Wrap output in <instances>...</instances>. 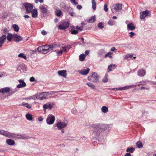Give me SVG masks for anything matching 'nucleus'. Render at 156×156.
I'll return each mask as SVG.
<instances>
[{
    "label": "nucleus",
    "instance_id": "23",
    "mask_svg": "<svg viewBox=\"0 0 156 156\" xmlns=\"http://www.w3.org/2000/svg\"><path fill=\"white\" fill-rule=\"evenodd\" d=\"M50 93L49 92H43L41 94V97H40V99L43 100V98L45 99L48 96V93Z\"/></svg>",
    "mask_w": 156,
    "mask_h": 156
},
{
    "label": "nucleus",
    "instance_id": "12",
    "mask_svg": "<svg viewBox=\"0 0 156 156\" xmlns=\"http://www.w3.org/2000/svg\"><path fill=\"white\" fill-rule=\"evenodd\" d=\"M39 8L43 13H46L47 12L48 9L47 6L45 5H41L40 6Z\"/></svg>",
    "mask_w": 156,
    "mask_h": 156
},
{
    "label": "nucleus",
    "instance_id": "55",
    "mask_svg": "<svg viewBox=\"0 0 156 156\" xmlns=\"http://www.w3.org/2000/svg\"><path fill=\"white\" fill-rule=\"evenodd\" d=\"M129 34H130V37H132L133 36L135 35V33L133 32H130Z\"/></svg>",
    "mask_w": 156,
    "mask_h": 156
},
{
    "label": "nucleus",
    "instance_id": "54",
    "mask_svg": "<svg viewBox=\"0 0 156 156\" xmlns=\"http://www.w3.org/2000/svg\"><path fill=\"white\" fill-rule=\"evenodd\" d=\"M111 51H115V52H116L117 51V50L115 47H113L111 48Z\"/></svg>",
    "mask_w": 156,
    "mask_h": 156
},
{
    "label": "nucleus",
    "instance_id": "11",
    "mask_svg": "<svg viewBox=\"0 0 156 156\" xmlns=\"http://www.w3.org/2000/svg\"><path fill=\"white\" fill-rule=\"evenodd\" d=\"M27 138V137L25 136L19 134H14V139H25Z\"/></svg>",
    "mask_w": 156,
    "mask_h": 156
},
{
    "label": "nucleus",
    "instance_id": "47",
    "mask_svg": "<svg viewBox=\"0 0 156 156\" xmlns=\"http://www.w3.org/2000/svg\"><path fill=\"white\" fill-rule=\"evenodd\" d=\"M98 27L101 29H102L104 27V26L102 23H100L98 24Z\"/></svg>",
    "mask_w": 156,
    "mask_h": 156
},
{
    "label": "nucleus",
    "instance_id": "31",
    "mask_svg": "<svg viewBox=\"0 0 156 156\" xmlns=\"http://www.w3.org/2000/svg\"><path fill=\"white\" fill-rule=\"evenodd\" d=\"M101 110L104 113H107L108 111V109L107 107L103 106L101 108Z\"/></svg>",
    "mask_w": 156,
    "mask_h": 156
},
{
    "label": "nucleus",
    "instance_id": "37",
    "mask_svg": "<svg viewBox=\"0 0 156 156\" xmlns=\"http://www.w3.org/2000/svg\"><path fill=\"white\" fill-rule=\"evenodd\" d=\"M85 55L84 54H81L79 56V59L81 61H83L85 58Z\"/></svg>",
    "mask_w": 156,
    "mask_h": 156
},
{
    "label": "nucleus",
    "instance_id": "46",
    "mask_svg": "<svg viewBox=\"0 0 156 156\" xmlns=\"http://www.w3.org/2000/svg\"><path fill=\"white\" fill-rule=\"evenodd\" d=\"M112 54V53L111 52H108L106 54H105V58H106L108 56H109V58H112V56L111 55H110L111 54Z\"/></svg>",
    "mask_w": 156,
    "mask_h": 156
},
{
    "label": "nucleus",
    "instance_id": "30",
    "mask_svg": "<svg viewBox=\"0 0 156 156\" xmlns=\"http://www.w3.org/2000/svg\"><path fill=\"white\" fill-rule=\"evenodd\" d=\"M96 20L95 17V16H92L88 20V22L89 23H92L94 22Z\"/></svg>",
    "mask_w": 156,
    "mask_h": 156
},
{
    "label": "nucleus",
    "instance_id": "50",
    "mask_svg": "<svg viewBox=\"0 0 156 156\" xmlns=\"http://www.w3.org/2000/svg\"><path fill=\"white\" fill-rule=\"evenodd\" d=\"M76 28L77 29L82 31L83 30V27H79L78 26L76 27Z\"/></svg>",
    "mask_w": 156,
    "mask_h": 156
},
{
    "label": "nucleus",
    "instance_id": "52",
    "mask_svg": "<svg viewBox=\"0 0 156 156\" xmlns=\"http://www.w3.org/2000/svg\"><path fill=\"white\" fill-rule=\"evenodd\" d=\"M24 99L26 100H31V99H34V98L33 96H30V97L29 98H24Z\"/></svg>",
    "mask_w": 156,
    "mask_h": 156
},
{
    "label": "nucleus",
    "instance_id": "63",
    "mask_svg": "<svg viewBox=\"0 0 156 156\" xmlns=\"http://www.w3.org/2000/svg\"><path fill=\"white\" fill-rule=\"evenodd\" d=\"M3 31L4 33H7L8 32V30L7 28H5L4 29Z\"/></svg>",
    "mask_w": 156,
    "mask_h": 156
},
{
    "label": "nucleus",
    "instance_id": "15",
    "mask_svg": "<svg viewBox=\"0 0 156 156\" xmlns=\"http://www.w3.org/2000/svg\"><path fill=\"white\" fill-rule=\"evenodd\" d=\"M58 73L59 76H62L65 78H66V77L67 71L66 70H62L59 71Z\"/></svg>",
    "mask_w": 156,
    "mask_h": 156
},
{
    "label": "nucleus",
    "instance_id": "10",
    "mask_svg": "<svg viewBox=\"0 0 156 156\" xmlns=\"http://www.w3.org/2000/svg\"><path fill=\"white\" fill-rule=\"evenodd\" d=\"M122 9V5L121 3L115 4L114 9L117 12L121 11Z\"/></svg>",
    "mask_w": 156,
    "mask_h": 156
},
{
    "label": "nucleus",
    "instance_id": "5",
    "mask_svg": "<svg viewBox=\"0 0 156 156\" xmlns=\"http://www.w3.org/2000/svg\"><path fill=\"white\" fill-rule=\"evenodd\" d=\"M55 120V117L52 115H49L46 119L47 123L48 124H53Z\"/></svg>",
    "mask_w": 156,
    "mask_h": 156
},
{
    "label": "nucleus",
    "instance_id": "39",
    "mask_svg": "<svg viewBox=\"0 0 156 156\" xmlns=\"http://www.w3.org/2000/svg\"><path fill=\"white\" fill-rule=\"evenodd\" d=\"M136 145L139 148L142 147H143L142 143L140 141H138L136 143Z\"/></svg>",
    "mask_w": 156,
    "mask_h": 156
},
{
    "label": "nucleus",
    "instance_id": "45",
    "mask_svg": "<svg viewBox=\"0 0 156 156\" xmlns=\"http://www.w3.org/2000/svg\"><path fill=\"white\" fill-rule=\"evenodd\" d=\"M101 130H104L107 129L108 127L104 125L101 124Z\"/></svg>",
    "mask_w": 156,
    "mask_h": 156
},
{
    "label": "nucleus",
    "instance_id": "24",
    "mask_svg": "<svg viewBox=\"0 0 156 156\" xmlns=\"http://www.w3.org/2000/svg\"><path fill=\"white\" fill-rule=\"evenodd\" d=\"M6 142L8 145L10 146L13 145L15 144L14 141L11 139H7Z\"/></svg>",
    "mask_w": 156,
    "mask_h": 156
},
{
    "label": "nucleus",
    "instance_id": "40",
    "mask_svg": "<svg viewBox=\"0 0 156 156\" xmlns=\"http://www.w3.org/2000/svg\"><path fill=\"white\" fill-rule=\"evenodd\" d=\"M22 105L23 106H25L29 109H30L31 108V107L30 105L28 103H23Z\"/></svg>",
    "mask_w": 156,
    "mask_h": 156
},
{
    "label": "nucleus",
    "instance_id": "34",
    "mask_svg": "<svg viewBox=\"0 0 156 156\" xmlns=\"http://www.w3.org/2000/svg\"><path fill=\"white\" fill-rule=\"evenodd\" d=\"M134 148L133 147H128L126 150V151L130 153H133V151H134Z\"/></svg>",
    "mask_w": 156,
    "mask_h": 156
},
{
    "label": "nucleus",
    "instance_id": "6",
    "mask_svg": "<svg viewBox=\"0 0 156 156\" xmlns=\"http://www.w3.org/2000/svg\"><path fill=\"white\" fill-rule=\"evenodd\" d=\"M67 126V123L65 122H59L56 124V126L59 130H61Z\"/></svg>",
    "mask_w": 156,
    "mask_h": 156
},
{
    "label": "nucleus",
    "instance_id": "20",
    "mask_svg": "<svg viewBox=\"0 0 156 156\" xmlns=\"http://www.w3.org/2000/svg\"><path fill=\"white\" fill-rule=\"evenodd\" d=\"M31 13H32V16L33 18H36L37 16L38 12L36 9H34L32 10Z\"/></svg>",
    "mask_w": 156,
    "mask_h": 156
},
{
    "label": "nucleus",
    "instance_id": "19",
    "mask_svg": "<svg viewBox=\"0 0 156 156\" xmlns=\"http://www.w3.org/2000/svg\"><path fill=\"white\" fill-rule=\"evenodd\" d=\"M4 136L9 138H14V134L5 131Z\"/></svg>",
    "mask_w": 156,
    "mask_h": 156
},
{
    "label": "nucleus",
    "instance_id": "7",
    "mask_svg": "<svg viewBox=\"0 0 156 156\" xmlns=\"http://www.w3.org/2000/svg\"><path fill=\"white\" fill-rule=\"evenodd\" d=\"M149 11L148 10H146L145 11L140 12V19H144L145 17L149 15Z\"/></svg>",
    "mask_w": 156,
    "mask_h": 156
},
{
    "label": "nucleus",
    "instance_id": "60",
    "mask_svg": "<svg viewBox=\"0 0 156 156\" xmlns=\"http://www.w3.org/2000/svg\"><path fill=\"white\" fill-rule=\"evenodd\" d=\"M41 33L42 34L44 35H46L47 34V32L44 30H43L41 31Z\"/></svg>",
    "mask_w": 156,
    "mask_h": 156
},
{
    "label": "nucleus",
    "instance_id": "49",
    "mask_svg": "<svg viewBox=\"0 0 156 156\" xmlns=\"http://www.w3.org/2000/svg\"><path fill=\"white\" fill-rule=\"evenodd\" d=\"M78 33V31L77 30H73L71 32V34H76Z\"/></svg>",
    "mask_w": 156,
    "mask_h": 156
},
{
    "label": "nucleus",
    "instance_id": "62",
    "mask_svg": "<svg viewBox=\"0 0 156 156\" xmlns=\"http://www.w3.org/2000/svg\"><path fill=\"white\" fill-rule=\"evenodd\" d=\"M77 8L79 9H80L82 8V6L80 5H78L77 6Z\"/></svg>",
    "mask_w": 156,
    "mask_h": 156
},
{
    "label": "nucleus",
    "instance_id": "25",
    "mask_svg": "<svg viewBox=\"0 0 156 156\" xmlns=\"http://www.w3.org/2000/svg\"><path fill=\"white\" fill-rule=\"evenodd\" d=\"M43 48L46 49V50H48V52L52 50V49L51 47V44L50 45H46L45 46H42Z\"/></svg>",
    "mask_w": 156,
    "mask_h": 156
},
{
    "label": "nucleus",
    "instance_id": "48",
    "mask_svg": "<svg viewBox=\"0 0 156 156\" xmlns=\"http://www.w3.org/2000/svg\"><path fill=\"white\" fill-rule=\"evenodd\" d=\"M104 9L106 12H108V8H107V5L106 4H105L104 5Z\"/></svg>",
    "mask_w": 156,
    "mask_h": 156
},
{
    "label": "nucleus",
    "instance_id": "16",
    "mask_svg": "<svg viewBox=\"0 0 156 156\" xmlns=\"http://www.w3.org/2000/svg\"><path fill=\"white\" fill-rule=\"evenodd\" d=\"M146 74V71L143 69L139 70L137 72L138 75L140 76H143Z\"/></svg>",
    "mask_w": 156,
    "mask_h": 156
},
{
    "label": "nucleus",
    "instance_id": "14",
    "mask_svg": "<svg viewBox=\"0 0 156 156\" xmlns=\"http://www.w3.org/2000/svg\"><path fill=\"white\" fill-rule=\"evenodd\" d=\"M6 39V36L5 35H3L0 37V48L2 46L3 44L4 43Z\"/></svg>",
    "mask_w": 156,
    "mask_h": 156
},
{
    "label": "nucleus",
    "instance_id": "32",
    "mask_svg": "<svg viewBox=\"0 0 156 156\" xmlns=\"http://www.w3.org/2000/svg\"><path fill=\"white\" fill-rule=\"evenodd\" d=\"M27 119L29 120H31L32 119V117L31 115L30 114H27L26 115Z\"/></svg>",
    "mask_w": 156,
    "mask_h": 156
},
{
    "label": "nucleus",
    "instance_id": "17",
    "mask_svg": "<svg viewBox=\"0 0 156 156\" xmlns=\"http://www.w3.org/2000/svg\"><path fill=\"white\" fill-rule=\"evenodd\" d=\"M131 86H125L124 87H120L119 88H113L112 89V90H125L126 89H127L129 88Z\"/></svg>",
    "mask_w": 156,
    "mask_h": 156
},
{
    "label": "nucleus",
    "instance_id": "8",
    "mask_svg": "<svg viewBox=\"0 0 156 156\" xmlns=\"http://www.w3.org/2000/svg\"><path fill=\"white\" fill-rule=\"evenodd\" d=\"M69 26V24L68 22H65L62 25L60 24L59 25V29L60 30H65L68 28Z\"/></svg>",
    "mask_w": 156,
    "mask_h": 156
},
{
    "label": "nucleus",
    "instance_id": "33",
    "mask_svg": "<svg viewBox=\"0 0 156 156\" xmlns=\"http://www.w3.org/2000/svg\"><path fill=\"white\" fill-rule=\"evenodd\" d=\"M12 27L14 28L15 31L18 32L19 30V27L16 24H13L12 25Z\"/></svg>",
    "mask_w": 156,
    "mask_h": 156
},
{
    "label": "nucleus",
    "instance_id": "35",
    "mask_svg": "<svg viewBox=\"0 0 156 156\" xmlns=\"http://www.w3.org/2000/svg\"><path fill=\"white\" fill-rule=\"evenodd\" d=\"M115 68V65H110L108 66V71L110 72L112 70V68L113 67Z\"/></svg>",
    "mask_w": 156,
    "mask_h": 156
},
{
    "label": "nucleus",
    "instance_id": "13",
    "mask_svg": "<svg viewBox=\"0 0 156 156\" xmlns=\"http://www.w3.org/2000/svg\"><path fill=\"white\" fill-rule=\"evenodd\" d=\"M37 50L38 51L44 54L48 52V50H46V49L43 48L42 46L38 47Z\"/></svg>",
    "mask_w": 156,
    "mask_h": 156
},
{
    "label": "nucleus",
    "instance_id": "61",
    "mask_svg": "<svg viewBox=\"0 0 156 156\" xmlns=\"http://www.w3.org/2000/svg\"><path fill=\"white\" fill-rule=\"evenodd\" d=\"M89 52H90V51L89 50H86L85 51V55H88L89 54Z\"/></svg>",
    "mask_w": 156,
    "mask_h": 156
},
{
    "label": "nucleus",
    "instance_id": "1",
    "mask_svg": "<svg viewBox=\"0 0 156 156\" xmlns=\"http://www.w3.org/2000/svg\"><path fill=\"white\" fill-rule=\"evenodd\" d=\"M101 124L98 123L97 124L91 125H90V126L94 128V132L97 133H97V135H98V133H99L100 132L101 128Z\"/></svg>",
    "mask_w": 156,
    "mask_h": 156
},
{
    "label": "nucleus",
    "instance_id": "2",
    "mask_svg": "<svg viewBox=\"0 0 156 156\" xmlns=\"http://www.w3.org/2000/svg\"><path fill=\"white\" fill-rule=\"evenodd\" d=\"M15 92V91H13L12 90H11L9 87H6L0 89V92L3 94L9 92L10 95H12Z\"/></svg>",
    "mask_w": 156,
    "mask_h": 156
},
{
    "label": "nucleus",
    "instance_id": "53",
    "mask_svg": "<svg viewBox=\"0 0 156 156\" xmlns=\"http://www.w3.org/2000/svg\"><path fill=\"white\" fill-rule=\"evenodd\" d=\"M43 108L44 109L46 110L48 108V104H44L43 106Z\"/></svg>",
    "mask_w": 156,
    "mask_h": 156
},
{
    "label": "nucleus",
    "instance_id": "4",
    "mask_svg": "<svg viewBox=\"0 0 156 156\" xmlns=\"http://www.w3.org/2000/svg\"><path fill=\"white\" fill-rule=\"evenodd\" d=\"M99 79V76H98L97 73L95 72H94L92 74L91 78L89 79V77H88V79L94 83H96Z\"/></svg>",
    "mask_w": 156,
    "mask_h": 156
},
{
    "label": "nucleus",
    "instance_id": "29",
    "mask_svg": "<svg viewBox=\"0 0 156 156\" xmlns=\"http://www.w3.org/2000/svg\"><path fill=\"white\" fill-rule=\"evenodd\" d=\"M91 2L92 4V8L94 10H95L96 8V4L95 2V0H92Z\"/></svg>",
    "mask_w": 156,
    "mask_h": 156
},
{
    "label": "nucleus",
    "instance_id": "36",
    "mask_svg": "<svg viewBox=\"0 0 156 156\" xmlns=\"http://www.w3.org/2000/svg\"><path fill=\"white\" fill-rule=\"evenodd\" d=\"M87 85L89 87H90L93 89H94L95 88V86L94 85L91 83L88 82L87 83Z\"/></svg>",
    "mask_w": 156,
    "mask_h": 156
},
{
    "label": "nucleus",
    "instance_id": "58",
    "mask_svg": "<svg viewBox=\"0 0 156 156\" xmlns=\"http://www.w3.org/2000/svg\"><path fill=\"white\" fill-rule=\"evenodd\" d=\"M48 108L51 109L53 107V105L50 104H48Z\"/></svg>",
    "mask_w": 156,
    "mask_h": 156
},
{
    "label": "nucleus",
    "instance_id": "38",
    "mask_svg": "<svg viewBox=\"0 0 156 156\" xmlns=\"http://www.w3.org/2000/svg\"><path fill=\"white\" fill-rule=\"evenodd\" d=\"M19 57H21L23 58L24 59H27V57L23 53H20L18 55Z\"/></svg>",
    "mask_w": 156,
    "mask_h": 156
},
{
    "label": "nucleus",
    "instance_id": "57",
    "mask_svg": "<svg viewBox=\"0 0 156 156\" xmlns=\"http://www.w3.org/2000/svg\"><path fill=\"white\" fill-rule=\"evenodd\" d=\"M70 1L72 3H73L75 5H76L78 4V3L76 2L75 0H70Z\"/></svg>",
    "mask_w": 156,
    "mask_h": 156
},
{
    "label": "nucleus",
    "instance_id": "26",
    "mask_svg": "<svg viewBox=\"0 0 156 156\" xmlns=\"http://www.w3.org/2000/svg\"><path fill=\"white\" fill-rule=\"evenodd\" d=\"M51 47L52 49V50L54 48H58L60 47V45L59 44H58L56 43H53L52 44H51Z\"/></svg>",
    "mask_w": 156,
    "mask_h": 156
},
{
    "label": "nucleus",
    "instance_id": "27",
    "mask_svg": "<svg viewBox=\"0 0 156 156\" xmlns=\"http://www.w3.org/2000/svg\"><path fill=\"white\" fill-rule=\"evenodd\" d=\"M7 39L9 41H11L12 38H14L13 35H12L11 34L9 33L8 34L7 37Z\"/></svg>",
    "mask_w": 156,
    "mask_h": 156
},
{
    "label": "nucleus",
    "instance_id": "9",
    "mask_svg": "<svg viewBox=\"0 0 156 156\" xmlns=\"http://www.w3.org/2000/svg\"><path fill=\"white\" fill-rule=\"evenodd\" d=\"M20 84L17 85V87L18 88H21L22 87H26V83L24 82V80H18Z\"/></svg>",
    "mask_w": 156,
    "mask_h": 156
},
{
    "label": "nucleus",
    "instance_id": "59",
    "mask_svg": "<svg viewBox=\"0 0 156 156\" xmlns=\"http://www.w3.org/2000/svg\"><path fill=\"white\" fill-rule=\"evenodd\" d=\"M5 132V131L0 130V134L4 136Z\"/></svg>",
    "mask_w": 156,
    "mask_h": 156
},
{
    "label": "nucleus",
    "instance_id": "18",
    "mask_svg": "<svg viewBox=\"0 0 156 156\" xmlns=\"http://www.w3.org/2000/svg\"><path fill=\"white\" fill-rule=\"evenodd\" d=\"M90 69L87 68L86 69H82L80 70H79L78 72L82 75H86L89 72Z\"/></svg>",
    "mask_w": 156,
    "mask_h": 156
},
{
    "label": "nucleus",
    "instance_id": "41",
    "mask_svg": "<svg viewBox=\"0 0 156 156\" xmlns=\"http://www.w3.org/2000/svg\"><path fill=\"white\" fill-rule=\"evenodd\" d=\"M41 94L39 93H37L35 95L33 96L34 98V99H35V98L36 97L37 99H39V98H40V97H41Z\"/></svg>",
    "mask_w": 156,
    "mask_h": 156
},
{
    "label": "nucleus",
    "instance_id": "21",
    "mask_svg": "<svg viewBox=\"0 0 156 156\" xmlns=\"http://www.w3.org/2000/svg\"><path fill=\"white\" fill-rule=\"evenodd\" d=\"M127 27L128 29L131 30H133L135 29V26H134L133 23H132L127 24Z\"/></svg>",
    "mask_w": 156,
    "mask_h": 156
},
{
    "label": "nucleus",
    "instance_id": "51",
    "mask_svg": "<svg viewBox=\"0 0 156 156\" xmlns=\"http://www.w3.org/2000/svg\"><path fill=\"white\" fill-rule=\"evenodd\" d=\"M62 53L63 51L60 50L57 52V54L58 55L60 56L62 55Z\"/></svg>",
    "mask_w": 156,
    "mask_h": 156
},
{
    "label": "nucleus",
    "instance_id": "42",
    "mask_svg": "<svg viewBox=\"0 0 156 156\" xmlns=\"http://www.w3.org/2000/svg\"><path fill=\"white\" fill-rule=\"evenodd\" d=\"M108 75H105L104 78H103L102 81L105 83H106L108 82V79L107 78Z\"/></svg>",
    "mask_w": 156,
    "mask_h": 156
},
{
    "label": "nucleus",
    "instance_id": "56",
    "mask_svg": "<svg viewBox=\"0 0 156 156\" xmlns=\"http://www.w3.org/2000/svg\"><path fill=\"white\" fill-rule=\"evenodd\" d=\"M30 80L31 82H34L35 81V78L34 77H31L30 79Z\"/></svg>",
    "mask_w": 156,
    "mask_h": 156
},
{
    "label": "nucleus",
    "instance_id": "22",
    "mask_svg": "<svg viewBox=\"0 0 156 156\" xmlns=\"http://www.w3.org/2000/svg\"><path fill=\"white\" fill-rule=\"evenodd\" d=\"M13 37L14 38V41L17 42L20 41L22 40L21 37L20 36L17 35L16 34H13Z\"/></svg>",
    "mask_w": 156,
    "mask_h": 156
},
{
    "label": "nucleus",
    "instance_id": "43",
    "mask_svg": "<svg viewBox=\"0 0 156 156\" xmlns=\"http://www.w3.org/2000/svg\"><path fill=\"white\" fill-rule=\"evenodd\" d=\"M62 14V12L60 10H57L56 11V15L58 16H60Z\"/></svg>",
    "mask_w": 156,
    "mask_h": 156
},
{
    "label": "nucleus",
    "instance_id": "44",
    "mask_svg": "<svg viewBox=\"0 0 156 156\" xmlns=\"http://www.w3.org/2000/svg\"><path fill=\"white\" fill-rule=\"evenodd\" d=\"M108 23L109 25L112 26L114 24V22L113 20H111L108 21Z\"/></svg>",
    "mask_w": 156,
    "mask_h": 156
},
{
    "label": "nucleus",
    "instance_id": "64",
    "mask_svg": "<svg viewBox=\"0 0 156 156\" xmlns=\"http://www.w3.org/2000/svg\"><path fill=\"white\" fill-rule=\"evenodd\" d=\"M125 156H131V154L129 153H127L125 154Z\"/></svg>",
    "mask_w": 156,
    "mask_h": 156
},
{
    "label": "nucleus",
    "instance_id": "3",
    "mask_svg": "<svg viewBox=\"0 0 156 156\" xmlns=\"http://www.w3.org/2000/svg\"><path fill=\"white\" fill-rule=\"evenodd\" d=\"M23 5L26 8L27 12V13H30L32 10H33V5L28 3H23Z\"/></svg>",
    "mask_w": 156,
    "mask_h": 156
},
{
    "label": "nucleus",
    "instance_id": "28",
    "mask_svg": "<svg viewBox=\"0 0 156 156\" xmlns=\"http://www.w3.org/2000/svg\"><path fill=\"white\" fill-rule=\"evenodd\" d=\"M72 48L71 45H68L66 46H64L62 47V48H65L64 50V51L65 52H67L69 49L71 48Z\"/></svg>",
    "mask_w": 156,
    "mask_h": 156
}]
</instances>
